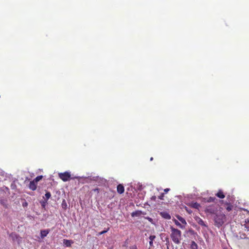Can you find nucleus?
Listing matches in <instances>:
<instances>
[{
    "label": "nucleus",
    "mask_w": 249,
    "mask_h": 249,
    "mask_svg": "<svg viewBox=\"0 0 249 249\" xmlns=\"http://www.w3.org/2000/svg\"><path fill=\"white\" fill-rule=\"evenodd\" d=\"M190 248L191 249H198V246L194 241L191 242Z\"/></svg>",
    "instance_id": "dca6fc26"
},
{
    "label": "nucleus",
    "mask_w": 249,
    "mask_h": 249,
    "mask_svg": "<svg viewBox=\"0 0 249 249\" xmlns=\"http://www.w3.org/2000/svg\"><path fill=\"white\" fill-rule=\"evenodd\" d=\"M216 200V198L215 197H209L206 202H214V201Z\"/></svg>",
    "instance_id": "5701e85b"
},
{
    "label": "nucleus",
    "mask_w": 249,
    "mask_h": 249,
    "mask_svg": "<svg viewBox=\"0 0 249 249\" xmlns=\"http://www.w3.org/2000/svg\"><path fill=\"white\" fill-rule=\"evenodd\" d=\"M42 178V176H38L36 177L33 180L37 183L38 181H40Z\"/></svg>",
    "instance_id": "b1692460"
},
{
    "label": "nucleus",
    "mask_w": 249,
    "mask_h": 249,
    "mask_svg": "<svg viewBox=\"0 0 249 249\" xmlns=\"http://www.w3.org/2000/svg\"><path fill=\"white\" fill-rule=\"evenodd\" d=\"M185 209L188 213L191 214L192 213V211L190 209H189L187 207H185Z\"/></svg>",
    "instance_id": "c85d7f7f"
},
{
    "label": "nucleus",
    "mask_w": 249,
    "mask_h": 249,
    "mask_svg": "<svg viewBox=\"0 0 249 249\" xmlns=\"http://www.w3.org/2000/svg\"><path fill=\"white\" fill-rule=\"evenodd\" d=\"M198 224L202 226L206 227L204 221L200 218H198L197 220Z\"/></svg>",
    "instance_id": "6ab92c4d"
},
{
    "label": "nucleus",
    "mask_w": 249,
    "mask_h": 249,
    "mask_svg": "<svg viewBox=\"0 0 249 249\" xmlns=\"http://www.w3.org/2000/svg\"><path fill=\"white\" fill-rule=\"evenodd\" d=\"M226 220V216L223 213L216 214L214 217V225L220 227L225 222Z\"/></svg>",
    "instance_id": "7ed1b4c3"
},
{
    "label": "nucleus",
    "mask_w": 249,
    "mask_h": 249,
    "mask_svg": "<svg viewBox=\"0 0 249 249\" xmlns=\"http://www.w3.org/2000/svg\"><path fill=\"white\" fill-rule=\"evenodd\" d=\"M9 237L12 239L13 242H17L18 244H20L22 241V238L15 232H12L9 234Z\"/></svg>",
    "instance_id": "39448f33"
},
{
    "label": "nucleus",
    "mask_w": 249,
    "mask_h": 249,
    "mask_svg": "<svg viewBox=\"0 0 249 249\" xmlns=\"http://www.w3.org/2000/svg\"><path fill=\"white\" fill-rule=\"evenodd\" d=\"M149 249H150V248Z\"/></svg>",
    "instance_id": "c9c22d12"
},
{
    "label": "nucleus",
    "mask_w": 249,
    "mask_h": 249,
    "mask_svg": "<svg viewBox=\"0 0 249 249\" xmlns=\"http://www.w3.org/2000/svg\"><path fill=\"white\" fill-rule=\"evenodd\" d=\"M0 203L5 208H7V201L5 199H0Z\"/></svg>",
    "instance_id": "aec40b11"
},
{
    "label": "nucleus",
    "mask_w": 249,
    "mask_h": 249,
    "mask_svg": "<svg viewBox=\"0 0 249 249\" xmlns=\"http://www.w3.org/2000/svg\"><path fill=\"white\" fill-rule=\"evenodd\" d=\"M215 196L220 198H224L225 197L224 193L221 190H219L218 191V192L215 194Z\"/></svg>",
    "instance_id": "ddd939ff"
},
{
    "label": "nucleus",
    "mask_w": 249,
    "mask_h": 249,
    "mask_svg": "<svg viewBox=\"0 0 249 249\" xmlns=\"http://www.w3.org/2000/svg\"><path fill=\"white\" fill-rule=\"evenodd\" d=\"M156 238V236L155 235H150L149 237V239H150V241H149V245H150V247H152L153 246V241L154 240V239H155Z\"/></svg>",
    "instance_id": "f3484780"
},
{
    "label": "nucleus",
    "mask_w": 249,
    "mask_h": 249,
    "mask_svg": "<svg viewBox=\"0 0 249 249\" xmlns=\"http://www.w3.org/2000/svg\"><path fill=\"white\" fill-rule=\"evenodd\" d=\"M61 206H62V208L64 210H66L67 209V204L66 201V200L65 199H64L62 201V204H61Z\"/></svg>",
    "instance_id": "412c9836"
},
{
    "label": "nucleus",
    "mask_w": 249,
    "mask_h": 249,
    "mask_svg": "<svg viewBox=\"0 0 249 249\" xmlns=\"http://www.w3.org/2000/svg\"><path fill=\"white\" fill-rule=\"evenodd\" d=\"M153 160V158L151 157V158H150V160Z\"/></svg>",
    "instance_id": "72a5a7b5"
},
{
    "label": "nucleus",
    "mask_w": 249,
    "mask_h": 249,
    "mask_svg": "<svg viewBox=\"0 0 249 249\" xmlns=\"http://www.w3.org/2000/svg\"><path fill=\"white\" fill-rule=\"evenodd\" d=\"M241 226L243 231L239 232V237L240 239L247 240L249 243V219H246L243 221Z\"/></svg>",
    "instance_id": "f257e3e1"
},
{
    "label": "nucleus",
    "mask_w": 249,
    "mask_h": 249,
    "mask_svg": "<svg viewBox=\"0 0 249 249\" xmlns=\"http://www.w3.org/2000/svg\"><path fill=\"white\" fill-rule=\"evenodd\" d=\"M170 237L172 240L176 244H180L182 239L181 231L178 229H176L172 226L170 227Z\"/></svg>",
    "instance_id": "f03ea898"
},
{
    "label": "nucleus",
    "mask_w": 249,
    "mask_h": 249,
    "mask_svg": "<svg viewBox=\"0 0 249 249\" xmlns=\"http://www.w3.org/2000/svg\"><path fill=\"white\" fill-rule=\"evenodd\" d=\"M51 196V194L50 192H47L45 195V197H44V199L45 200H48Z\"/></svg>",
    "instance_id": "4be33fe9"
},
{
    "label": "nucleus",
    "mask_w": 249,
    "mask_h": 249,
    "mask_svg": "<svg viewBox=\"0 0 249 249\" xmlns=\"http://www.w3.org/2000/svg\"><path fill=\"white\" fill-rule=\"evenodd\" d=\"M129 249H137V247L136 245H133L130 247Z\"/></svg>",
    "instance_id": "7c9ffc66"
},
{
    "label": "nucleus",
    "mask_w": 249,
    "mask_h": 249,
    "mask_svg": "<svg viewBox=\"0 0 249 249\" xmlns=\"http://www.w3.org/2000/svg\"><path fill=\"white\" fill-rule=\"evenodd\" d=\"M50 230L49 229L41 230L40 231V236L41 238H44L46 237L48 234L50 232Z\"/></svg>",
    "instance_id": "6e6552de"
},
{
    "label": "nucleus",
    "mask_w": 249,
    "mask_h": 249,
    "mask_svg": "<svg viewBox=\"0 0 249 249\" xmlns=\"http://www.w3.org/2000/svg\"><path fill=\"white\" fill-rule=\"evenodd\" d=\"M36 183L35 181H34V180L31 181L29 184V188L33 191H35V190H36Z\"/></svg>",
    "instance_id": "9b49d317"
},
{
    "label": "nucleus",
    "mask_w": 249,
    "mask_h": 249,
    "mask_svg": "<svg viewBox=\"0 0 249 249\" xmlns=\"http://www.w3.org/2000/svg\"><path fill=\"white\" fill-rule=\"evenodd\" d=\"M217 211V208L214 205L209 206L206 208L205 212L211 214L215 213Z\"/></svg>",
    "instance_id": "423d86ee"
},
{
    "label": "nucleus",
    "mask_w": 249,
    "mask_h": 249,
    "mask_svg": "<svg viewBox=\"0 0 249 249\" xmlns=\"http://www.w3.org/2000/svg\"><path fill=\"white\" fill-rule=\"evenodd\" d=\"M59 178L63 181H67L71 179V175L69 172H65L58 174Z\"/></svg>",
    "instance_id": "20e7f679"
},
{
    "label": "nucleus",
    "mask_w": 249,
    "mask_h": 249,
    "mask_svg": "<svg viewBox=\"0 0 249 249\" xmlns=\"http://www.w3.org/2000/svg\"><path fill=\"white\" fill-rule=\"evenodd\" d=\"M160 215L166 219H170L171 217L169 213L166 212H162L160 213Z\"/></svg>",
    "instance_id": "1a4fd4ad"
},
{
    "label": "nucleus",
    "mask_w": 249,
    "mask_h": 249,
    "mask_svg": "<svg viewBox=\"0 0 249 249\" xmlns=\"http://www.w3.org/2000/svg\"><path fill=\"white\" fill-rule=\"evenodd\" d=\"M92 191L95 192V193H96L97 194V196H98V195L100 193V189L99 188H95V189H94L92 190Z\"/></svg>",
    "instance_id": "a878e982"
},
{
    "label": "nucleus",
    "mask_w": 249,
    "mask_h": 249,
    "mask_svg": "<svg viewBox=\"0 0 249 249\" xmlns=\"http://www.w3.org/2000/svg\"><path fill=\"white\" fill-rule=\"evenodd\" d=\"M170 190V189L169 188H166V189H165L164 190V192L165 193H167Z\"/></svg>",
    "instance_id": "473e14b6"
},
{
    "label": "nucleus",
    "mask_w": 249,
    "mask_h": 249,
    "mask_svg": "<svg viewBox=\"0 0 249 249\" xmlns=\"http://www.w3.org/2000/svg\"><path fill=\"white\" fill-rule=\"evenodd\" d=\"M164 196V194L162 193L160 196H158L159 199L163 200Z\"/></svg>",
    "instance_id": "cd10ccee"
},
{
    "label": "nucleus",
    "mask_w": 249,
    "mask_h": 249,
    "mask_svg": "<svg viewBox=\"0 0 249 249\" xmlns=\"http://www.w3.org/2000/svg\"><path fill=\"white\" fill-rule=\"evenodd\" d=\"M22 249H24L22 248Z\"/></svg>",
    "instance_id": "f704fd0d"
},
{
    "label": "nucleus",
    "mask_w": 249,
    "mask_h": 249,
    "mask_svg": "<svg viewBox=\"0 0 249 249\" xmlns=\"http://www.w3.org/2000/svg\"><path fill=\"white\" fill-rule=\"evenodd\" d=\"M156 196H152L151 197V199L153 200V201H156Z\"/></svg>",
    "instance_id": "2f4dec72"
},
{
    "label": "nucleus",
    "mask_w": 249,
    "mask_h": 249,
    "mask_svg": "<svg viewBox=\"0 0 249 249\" xmlns=\"http://www.w3.org/2000/svg\"><path fill=\"white\" fill-rule=\"evenodd\" d=\"M73 243L72 240H68V239H64L63 243L66 247H71V245Z\"/></svg>",
    "instance_id": "f8f14e48"
},
{
    "label": "nucleus",
    "mask_w": 249,
    "mask_h": 249,
    "mask_svg": "<svg viewBox=\"0 0 249 249\" xmlns=\"http://www.w3.org/2000/svg\"><path fill=\"white\" fill-rule=\"evenodd\" d=\"M109 228H108L106 230L103 231H102L100 232V234L101 235V234L106 233L109 230Z\"/></svg>",
    "instance_id": "c756f323"
},
{
    "label": "nucleus",
    "mask_w": 249,
    "mask_h": 249,
    "mask_svg": "<svg viewBox=\"0 0 249 249\" xmlns=\"http://www.w3.org/2000/svg\"><path fill=\"white\" fill-rule=\"evenodd\" d=\"M117 192L120 194L124 193V186L121 184H119L117 187Z\"/></svg>",
    "instance_id": "9d476101"
},
{
    "label": "nucleus",
    "mask_w": 249,
    "mask_h": 249,
    "mask_svg": "<svg viewBox=\"0 0 249 249\" xmlns=\"http://www.w3.org/2000/svg\"><path fill=\"white\" fill-rule=\"evenodd\" d=\"M142 213V212L141 211H135V212H133L132 213H131V216L132 217H134V216H140Z\"/></svg>",
    "instance_id": "a211bd4d"
},
{
    "label": "nucleus",
    "mask_w": 249,
    "mask_h": 249,
    "mask_svg": "<svg viewBox=\"0 0 249 249\" xmlns=\"http://www.w3.org/2000/svg\"><path fill=\"white\" fill-rule=\"evenodd\" d=\"M174 222L175 223V224L178 226V227H179L180 229H183L185 228V226H183L182 225H181L180 222L177 220V219H174Z\"/></svg>",
    "instance_id": "2eb2a0df"
},
{
    "label": "nucleus",
    "mask_w": 249,
    "mask_h": 249,
    "mask_svg": "<svg viewBox=\"0 0 249 249\" xmlns=\"http://www.w3.org/2000/svg\"><path fill=\"white\" fill-rule=\"evenodd\" d=\"M232 207L233 206L229 204L226 209L228 212H230L232 210Z\"/></svg>",
    "instance_id": "393cba45"
},
{
    "label": "nucleus",
    "mask_w": 249,
    "mask_h": 249,
    "mask_svg": "<svg viewBox=\"0 0 249 249\" xmlns=\"http://www.w3.org/2000/svg\"><path fill=\"white\" fill-rule=\"evenodd\" d=\"M47 200H44V201H40L41 205L43 207H45L47 203Z\"/></svg>",
    "instance_id": "bb28decb"
},
{
    "label": "nucleus",
    "mask_w": 249,
    "mask_h": 249,
    "mask_svg": "<svg viewBox=\"0 0 249 249\" xmlns=\"http://www.w3.org/2000/svg\"><path fill=\"white\" fill-rule=\"evenodd\" d=\"M188 205L193 208L196 209H199V208L200 207V205L197 202H192L188 204Z\"/></svg>",
    "instance_id": "0eeeda50"
},
{
    "label": "nucleus",
    "mask_w": 249,
    "mask_h": 249,
    "mask_svg": "<svg viewBox=\"0 0 249 249\" xmlns=\"http://www.w3.org/2000/svg\"><path fill=\"white\" fill-rule=\"evenodd\" d=\"M177 218L178 219V220L183 224L184 225H186L187 224V223H186V220H185L184 218H183L182 217L179 216V215H178L177 216Z\"/></svg>",
    "instance_id": "4468645a"
}]
</instances>
